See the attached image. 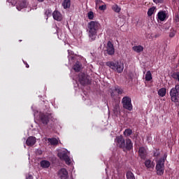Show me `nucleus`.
Here are the masks:
<instances>
[{"instance_id":"nucleus-1","label":"nucleus","mask_w":179,"mask_h":179,"mask_svg":"<svg viewBox=\"0 0 179 179\" xmlns=\"http://www.w3.org/2000/svg\"><path fill=\"white\" fill-rule=\"evenodd\" d=\"M100 23L97 21H90L88 23V33H89V41L90 42L94 41L96 37H97V31L100 29Z\"/></svg>"},{"instance_id":"nucleus-2","label":"nucleus","mask_w":179,"mask_h":179,"mask_svg":"<svg viewBox=\"0 0 179 179\" xmlns=\"http://www.w3.org/2000/svg\"><path fill=\"white\" fill-rule=\"evenodd\" d=\"M106 64V66H108L113 71H115L117 73H122L124 71V63L121 62H108Z\"/></svg>"},{"instance_id":"nucleus-3","label":"nucleus","mask_w":179,"mask_h":179,"mask_svg":"<svg viewBox=\"0 0 179 179\" xmlns=\"http://www.w3.org/2000/svg\"><path fill=\"white\" fill-rule=\"evenodd\" d=\"M167 159V154H164L162 158H160L155 166L157 176H163L164 174V163Z\"/></svg>"},{"instance_id":"nucleus-4","label":"nucleus","mask_w":179,"mask_h":179,"mask_svg":"<svg viewBox=\"0 0 179 179\" xmlns=\"http://www.w3.org/2000/svg\"><path fill=\"white\" fill-rule=\"evenodd\" d=\"M169 94L171 101L179 103V85H176L175 87L172 88L169 92Z\"/></svg>"},{"instance_id":"nucleus-5","label":"nucleus","mask_w":179,"mask_h":179,"mask_svg":"<svg viewBox=\"0 0 179 179\" xmlns=\"http://www.w3.org/2000/svg\"><path fill=\"white\" fill-rule=\"evenodd\" d=\"M122 104L123 108L128 110V111H132L134 107L132 106V99L129 96H124L122 99Z\"/></svg>"},{"instance_id":"nucleus-6","label":"nucleus","mask_w":179,"mask_h":179,"mask_svg":"<svg viewBox=\"0 0 179 179\" xmlns=\"http://www.w3.org/2000/svg\"><path fill=\"white\" fill-rule=\"evenodd\" d=\"M52 118V115L51 113H40L39 120L43 125H47L50 122V120Z\"/></svg>"},{"instance_id":"nucleus-7","label":"nucleus","mask_w":179,"mask_h":179,"mask_svg":"<svg viewBox=\"0 0 179 179\" xmlns=\"http://www.w3.org/2000/svg\"><path fill=\"white\" fill-rule=\"evenodd\" d=\"M125 141L126 140L122 135L116 136L115 143H116L117 148H119L120 149H125Z\"/></svg>"},{"instance_id":"nucleus-8","label":"nucleus","mask_w":179,"mask_h":179,"mask_svg":"<svg viewBox=\"0 0 179 179\" xmlns=\"http://www.w3.org/2000/svg\"><path fill=\"white\" fill-rule=\"evenodd\" d=\"M78 82L82 85L83 86H86V85H90L92 83V81L85 76V73H80L78 75Z\"/></svg>"},{"instance_id":"nucleus-9","label":"nucleus","mask_w":179,"mask_h":179,"mask_svg":"<svg viewBox=\"0 0 179 179\" xmlns=\"http://www.w3.org/2000/svg\"><path fill=\"white\" fill-rule=\"evenodd\" d=\"M106 52L108 55H114V54H115V49L114 48V45L110 41H108L106 45Z\"/></svg>"},{"instance_id":"nucleus-10","label":"nucleus","mask_w":179,"mask_h":179,"mask_svg":"<svg viewBox=\"0 0 179 179\" xmlns=\"http://www.w3.org/2000/svg\"><path fill=\"white\" fill-rule=\"evenodd\" d=\"M58 157L61 159V160H64L66 162V164H71V158H69V156H68V154L65 152H59L58 153Z\"/></svg>"},{"instance_id":"nucleus-11","label":"nucleus","mask_w":179,"mask_h":179,"mask_svg":"<svg viewBox=\"0 0 179 179\" xmlns=\"http://www.w3.org/2000/svg\"><path fill=\"white\" fill-rule=\"evenodd\" d=\"M58 176L61 179H68V178L69 177V176L68 174V171H66V169H65V168L61 169L58 171Z\"/></svg>"},{"instance_id":"nucleus-12","label":"nucleus","mask_w":179,"mask_h":179,"mask_svg":"<svg viewBox=\"0 0 179 179\" xmlns=\"http://www.w3.org/2000/svg\"><path fill=\"white\" fill-rule=\"evenodd\" d=\"M138 156L143 160H145V159H146V157L148 156V152L146 151V148H145V147H140L139 148V149H138Z\"/></svg>"},{"instance_id":"nucleus-13","label":"nucleus","mask_w":179,"mask_h":179,"mask_svg":"<svg viewBox=\"0 0 179 179\" xmlns=\"http://www.w3.org/2000/svg\"><path fill=\"white\" fill-rule=\"evenodd\" d=\"M27 5H29V3L26 0L20 1L17 3V10H22L24 8H27Z\"/></svg>"},{"instance_id":"nucleus-14","label":"nucleus","mask_w":179,"mask_h":179,"mask_svg":"<svg viewBox=\"0 0 179 179\" xmlns=\"http://www.w3.org/2000/svg\"><path fill=\"white\" fill-rule=\"evenodd\" d=\"M126 143H124V149L126 150H132L134 149V143H132V141L130 140V138H127L125 140Z\"/></svg>"},{"instance_id":"nucleus-15","label":"nucleus","mask_w":179,"mask_h":179,"mask_svg":"<svg viewBox=\"0 0 179 179\" xmlns=\"http://www.w3.org/2000/svg\"><path fill=\"white\" fill-rule=\"evenodd\" d=\"M37 142V139L34 136H29L26 141V145L27 146H34Z\"/></svg>"},{"instance_id":"nucleus-16","label":"nucleus","mask_w":179,"mask_h":179,"mask_svg":"<svg viewBox=\"0 0 179 179\" xmlns=\"http://www.w3.org/2000/svg\"><path fill=\"white\" fill-rule=\"evenodd\" d=\"M53 19L57 22H61L62 20V14L58 10H55L52 13Z\"/></svg>"},{"instance_id":"nucleus-17","label":"nucleus","mask_w":179,"mask_h":179,"mask_svg":"<svg viewBox=\"0 0 179 179\" xmlns=\"http://www.w3.org/2000/svg\"><path fill=\"white\" fill-rule=\"evenodd\" d=\"M166 11L161 10L157 13V17L158 20H160L161 22H164L166 20Z\"/></svg>"},{"instance_id":"nucleus-18","label":"nucleus","mask_w":179,"mask_h":179,"mask_svg":"<svg viewBox=\"0 0 179 179\" xmlns=\"http://www.w3.org/2000/svg\"><path fill=\"white\" fill-rule=\"evenodd\" d=\"M144 164L147 169H153L155 168V162H152L150 159H147L144 162Z\"/></svg>"},{"instance_id":"nucleus-19","label":"nucleus","mask_w":179,"mask_h":179,"mask_svg":"<svg viewBox=\"0 0 179 179\" xmlns=\"http://www.w3.org/2000/svg\"><path fill=\"white\" fill-rule=\"evenodd\" d=\"M82 65H80V62H76V64L73 65V69L76 72H80L81 69Z\"/></svg>"},{"instance_id":"nucleus-20","label":"nucleus","mask_w":179,"mask_h":179,"mask_svg":"<svg viewBox=\"0 0 179 179\" xmlns=\"http://www.w3.org/2000/svg\"><path fill=\"white\" fill-rule=\"evenodd\" d=\"M166 92H167V90L164 87H162L158 90V95L160 97H164V96H166Z\"/></svg>"},{"instance_id":"nucleus-21","label":"nucleus","mask_w":179,"mask_h":179,"mask_svg":"<svg viewBox=\"0 0 179 179\" xmlns=\"http://www.w3.org/2000/svg\"><path fill=\"white\" fill-rule=\"evenodd\" d=\"M50 165L51 164L48 161L43 160L41 162V166L43 169H48Z\"/></svg>"},{"instance_id":"nucleus-22","label":"nucleus","mask_w":179,"mask_h":179,"mask_svg":"<svg viewBox=\"0 0 179 179\" xmlns=\"http://www.w3.org/2000/svg\"><path fill=\"white\" fill-rule=\"evenodd\" d=\"M62 6L64 9H69L71 8V0H64L62 3Z\"/></svg>"},{"instance_id":"nucleus-23","label":"nucleus","mask_w":179,"mask_h":179,"mask_svg":"<svg viewBox=\"0 0 179 179\" xmlns=\"http://www.w3.org/2000/svg\"><path fill=\"white\" fill-rule=\"evenodd\" d=\"M132 49L135 51V52H142L143 51V46L142 45H136L132 48Z\"/></svg>"},{"instance_id":"nucleus-24","label":"nucleus","mask_w":179,"mask_h":179,"mask_svg":"<svg viewBox=\"0 0 179 179\" xmlns=\"http://www.w3.org/2000/svg\"><path fill=\"white\" fill-rule=\"evenodd\" d=\"M48 142H50V145L52 146L58 145V140L56 138H48Z\"/></svg>"},{"instance_id":"nucleus-25","label":"nucleus","mask_w":179,"mask_h":179,"mask_svg":"<svg viewBox=\"0 0 179 179\" xmlns=\"http://www.w3.org/2000/svg\"><path fill=\"white\" fill-rule=\"evenodd\" d=\"M152 79V73L150 72V71H147L146 74H145V80L147 82H150V80Z\"/></svg>"},{"instance_id":"nucleus-26","label":"nucleus","mask_w":179,"mask_h":179,"mask_svg":"<svg viewBox=\"0 0 179 179\" xmlns=\"http://www.w3.org/2000/svg\"><path fill=\"white\" fill-rule=\"evenodd\" d=\"M112 9L115 13H120L121 12V7H119L117 4L112 6Z\"/></svg>"},{"instance_id":"nucleus-27","label":"nucleus","mask_w":179,"mask_h":179,"mask_svg":"<svg viewBox=\"0 0 179 179\" xmlns=\"http://www.w3.org/2000/svg\"><path fill=\"white\" fill-rule=\"evenodd\" d=\"M115 92H116L117 96L119 94H122V93H124V90L122 89H121V87H120L118 86H115Z\"/></svg>"},{"instance_id":"nucleus-28","label":"nucleus","mask_w":179,"mask_h":179,"mask_svg":"<svg viewBox=\"0 0 179 179\" xmlns=\"http://www.w3.org/2000/svg\"><path fill=\"white\" fill-rule=\"evenodd\" d=\"M132 134V129H126L124 132H123V135H124V136H131Z\"/></svg>"},{"instance_id":"nucleus-29","label":"nucleus","mask_w":179,"mask_h":179,"mask_svg":"<svg viewBox=\"0 0 179 179\" xmlns=\"http://www.w3.org/2000/svg\"><path fill=\"white\" fill-rule=\"evenodd\" d=\"M171 77L173 78V79H174L175 80H178V83H179V72L176 71V72H173L171 75Z\"/></svg>"},{"instance_id":"nucleus-30","label":"nucleus","mask_w":179,"mask_h":179,"mask_svg":"<svg viewBox=\"0 0 179 179\" xmlns=\"http://www.w3.org/2000/svg\"><path fill=\"white\" fill-rule=\"evenodd\" d=\"M87 16L90 20H93V19L94 18V13H93V11H90L87 13Z\"/></svg>"},{"instance_id":"nucleus-31","label":"nucleus","mask_w":179,"mask_h":179,"mask_svg":"<svg viewBox=\"0 0 179 179\" xmlns=\"http://www.w3.org/2000/svg\"><path fill=\"white\" fill-rule=\"evenodd\" d=\"M110 96H111L112 99H115L116 97L118 96V94H117L115 89L112 90V91L110 92Z\"/></svg>"},{"instance_id":"nucleus-32","label":"nucleus","mask_w":179,"mask_h":179,"mask_svg":"<svg viewBox=\"0 0 179 179\" xmlns=\"http://www.w3.org/2000/svg\"><path fill=\"white\" fill-rule=\"evenodd\" d=\"M153 13H155V7H152V8H149V10L148 11V16H152V15H153Z\"/></svg>"},{"instance_id":"nucleus-33","label":"nucleus","mask_w":179,"mask_h":179,"mask_svg":"<svg viewBox=\"0 0 179 179\" xmlns=\"http://www.w3.org/2000/svg\"><path fill=\"white\" fill-rule=\"evenodd\" d=\"M159 156H160V151H159V150H156L155 151H153L154 157H159Z\"/></svg>"},{"instance_id":"nucleus-34","label":"nucleus","mask_w":179,"mask_h":179,"mask_svg":"<svg viewBox=\"0 0 179 179\" xmlns=\"http://www.w3.org/2000/svg\"><path fill=\"white\" fill-rule=\"evenodd\" d=\"M52 13V11L51 10H47L45 12V15L48 17H50V16H51V14Z\"/></svg>"},{"instance_id":"nucleus-35","label":"nucleus","mask_w":179,"mask_h":179,"mask_svg":"<svg viewBox=\"0 0 179 179\" xmlns=\"http://www.w3.org/2000/svg\"><path fill=\"white\" fill-rule=\"evenodd\" d=\"M106 9H107V6L106 5H102L99 6L100 10H106Z\"/></svg>"},{"instance_id":"nucleus-36","label":"nucleus","mask_w":179,"mask_h":179,"mask_svg":"<svg viewBox=\"0 0 179 179\" xmlns=\"http://www.w3.org/2000/svg\"><path fill=\"white\" fill-rule=\"evenodd\" d=\"M153 2H155V3H162L163 0H153Z\"/></svg>"},{"instance_id":"nucleus-37","label":"nucleus","mask_w":179,"mask_h":179,"mask_svg":"<svg viewBox=\"0 0 179 179\" xmlns=\"http://www.w3.org/2000/svg\"><path fill=\"white\" fill-rule=\"evenodd\" d=\"M96 5H100V3H103V1L101 0H95Z\"/></svg>"},{"instance_id":"nucleus-38","label":"nucleus","mask_w":179,"mask_h":179,"mask_svg":"<svg viewBox=\"0 0 179 179\" xmlns=\"http://www.w3.org/2000/svg\"><path fill=\"white\" fill-rule=\"evenodd\" d=\"M174 19H175V20H176V22H179V15H178V14H176Z\"/></svg>"},{"instance_id":"nucleus-39","label":"nucleus","mask_w":179,"mask_h":179,"mask_svg":"<svg viewBox=\"0 0 179 179\" xmlns=\"http://www.w3.org/2000/svg\"><path fill=\"white\" fill-rule=\"evenodd\" d=\"M174 36H176V34H174V32H171L170 34H169V37H174Z\"/></svg>"},{"instance_id":"nucleus-40","label":"nucleus","mask_w":179,"mask_h":179,"mask_svg":"<svg viewBox=\"0 0 179 179\" xmlns=\"http://www.w3.org/2000/svg\"><path fill=\"white\" fill-rule=\"evenodd\" d=\"M68 53L69 55H73V52L71 50H68Z\"/></svg>"},{"instance_id":"nucleus-41","label":"nucleus","mask_w":179,"mask_h":179,"mask_svg":"<svg viewBox=\"0 0 179 179\" xmlns=\"http://www.w3.org/2000/svg\"><path fill=\"white\" fill-rule=\"evenodd\" d=\"M73 59L74 58H75V57H73V56H71V57H70V56H69V59Z\"/></svg>"},{"instance_id":"nucleus-42","label":"nucleus","mask_w":179,"mask_h":179,"mask_svg":"<svg viewBox=\"0 0 179 179\" xmlns=\"http://www.w3.org/2000/svg\"><path fill=\"white\" fill-rule=\"evenodd\" d=\"M25 64H26V68H29V64H27V63H25Z\"/></svg>"},{"instance_id":"nucleus-43","label":"nucleus","mask_w":179,"mask_h":179,"mask_svg":"<svg viewBox=\"0 0 179 179\" xmlns=\"http://www.w3.org/2000/svg\"><path fill=\"white\" fill-rule=\"evenodd\" d=\"M38 2H44V0H38Z\"/></svg>"}]
</instances>
